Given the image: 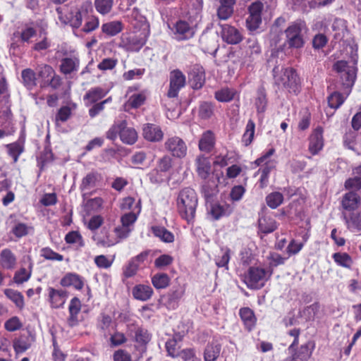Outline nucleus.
<instances>
[{
    "label": "nucleus",
    "instance_id": "f257e3e1",
    "mask_svg": "<svg viewBox=\"0 0 361 361\" xmlns=\"http://www.w3.org/2000/svg\"><path fill=\"white\" fill-rule=\"evenodd\" d=\"M333 70L339 74L343 88L348 89L346 96L337 91L332 92L328 96L327 102L329 106L336 110L344 103L350 94L356 79L357 68L355 64L350 65L348 62L341 60L334 64Z\"/></svg>",
    "mask_w": 361,
    "mask_h": 361
},
{
    "label": "nucleus",
    "instance_id": "f03ea898",
    "mask_svg": "<svg viewBox=\"0 0 361 361\" xmlns=\"http://www.w3.org/2000/svg\"><path fill=\"white\" fill-rule=\"evenodd\" d=\"M197 205L198 197L194 189L187 187L180 190L176 198L177 212L189 225L195 222Z\"/></svg>",
    "mask_w": 361,
    "mask_h": 361
},
{
    "label": "nucleus",
    "instance_id": "7ed1b4c3",
    "mask_svg": "<svg viewBox=\"0 0 361 361\" xmlns=\"http://www.w3.org/2000/svg\"><path fill=\"white\" fill-rule=\"evenodd\" d=\"M132 16L137 23H134L135 28L140 27V33L135 32L127 38L126 45L133 51H139L147 42L150 35V26L145 17L139 14L138 9L134 8Z\"/></svg>",
    "mask_w": 361,
    "mask_h": 361
},
{
    "label": "nucleus",
    "instance_id": "20e7f679",
    "mask_svg": "<svg viewBox=\"0 0 361 361\" xmlns=\"http://www.w3.org/2000/svg\"><path fill=\"white\" fill-rule=\"evenodd\" d=\"M118 136L123 143L129 145L135 144L138 139L137 132L128 126L126 120L115 121L106 133V137L111 141L116 140Z\"/></svg>",
    "mask_w": 361,
    "mask_h": 361
},
{
    "label": "nucleus",
    "instance_id": "39448f33",
    "mask_svg": "<svg viewBox=\"0 0 361 361\" xmlns=\"http://www.w3.org/2000/svg\"><path fill=\"white\" fill-rule=\"evenodd\" d=\"M273 274L272 269H266L259 267L252 266L245 275L244 282L250 289L259 290L265 286L266 282Z\"/></svg>",
    "mask_w": 361,
    "mask_h": 361
},
{
    "label": "nucleus",
    "instance_id": "423d86ee",
    "mask_svg": "<svg viewBox=\"0 0 361 361\" xmlns=\"http://www.w3.org/2000/svg\"><path fill=\"white\" fill-rule=\"evenodd\" d=\"M305 27V23L302 20L293 22L285 30L286 42L289 48L300 49L305 44L302 30Z\"/></svg>",
    "mask_w": 361,
    "mask_h": 361
},
{
    "label": "nucleus",
    "instance_id": "0eeeda50",
    "mask_svg": "<svg viewBox=\"0 0 361 361\" xmlns=\"http://www.w3.org/2000/svg\"><path fill=\"white\" fill-rule=\"evenodd\" d=\"M186 85V77L179 69H174L169 73V86L166 93L169 98H176L179 92Z\"/></svg>",
    "mask_w": 361,
    "mask_h": 361
},
{
    "label": "nucleus",
    "instance_id": "6e6552de",
    "mask_svg": "<svg viewBox=\"0 0 361 361\" xmlns=\"http://www.w3.org/2000/svg\"><path fill=\"white\" fill-rule=\"evenodd\" d=\"M324 128L319 126L312 130L308 137V152L312 156L319 154L324 146Z\"/></svg>",
    "mask_w": 361,
    "mask_h": 361
},
{
    "label": "nucleus",
    "instance_id": "1a4fd4ad",
    "mask_svg": "<svg viewBox=\"0 0 361 361\" xmlns=\"http://www.w3.org/2000/svg\"><path fill=\"white\" fill-rule=\"evenodd\" d=\"M276 149L271 147L254 161L256 166H261L257 171L258 173L269 176L271 171L274 170L276 166V161L271 159V157L274 155Z\"/></svg>",
    "mask_w": 361,
    "mask_h": 361
},
{
    "label": "nucleus",
    "instance_id": "9d476101",
    "mask_svg": "<svg viewBox=\"0 0 361 361\" xmlns=\"http://www.w3.org/2000/svg\"><path fill=\"white\" fill-rule=\"evenodd\" d=\"M164 147L174 157L181 159L187 154V145L184 140L178 136L169 137L164 143Z\"/></svg>",
    "mask_w": 361,
    "mask_h": 361
},
{
    "label": "nucleus",
    "instance_id": "9b49d317",
    "mask_svg": "<svg viewBox=\"0 0 361 361\" xmlns=\"http://www.w3.org/2000/svg\"><path fill=\"white\" fill-rule=\"evenodd\" d=\"M47 300L52 309L63 307L68 298V291L63 289H56L53 287H48L47 289Z\"/></svg>",
    "mask_w": 361,
    "mask_h": 361
},
{
    "label": "nucleus",
    "instance_id": "f8f14e48",
    "mask_svg": "<svg viewBox=\"0 0 361 361\" xmlns=\"http://www.w3.org/2000/svg\"><path fill=\"white\" fill-rule=\"evenodd\" d=\"M172 31L178 41H185L192 38L195 30L190 23L185 20H177L173 26Z\"/></svg>",
    "mask_w": 361,
    "mask_h": 361
},
{
    "label": "nucleus",
    "instance_id": "ddd939ff",
    "mask_svg": "<svg viewBox=\"0 0 361 361\" xmlns=\"http://www.w3.org/2000/svg\"><path fill=\"white\" fill-rule=\"evenodd\" d=\"M221 36L224 42L228 44H238L243 39L242 32L229 24H221Z\"/></svg>",
    "mask_w": 361,
    "mask_h": 361
},
{
    "label": "nucleus",
    "instance_id": "4468645a",
    "mask_svg": "<svg viewBox=\"0 0 361 361\" xmlns=\"http://www.w3.org/2000/svg\"><path fill=\"white\" fill-rule=\"evenodd\" d=\"M127 326L129 330L134 331V341L139 347L146 350L147 345L152 340V334L147 329L135 323L129 324Z\"/></svg>",
    "mask_w": 361,
    "mask_h": 361
},
{
    "label": "nucleus",
    "instance_id": "2eb2a0df",
    "mask_svg": "<svg viewBox=\"0 0 361 361\" xmlns=\"http://www.w3.org/2000/svg\"><path fill=\"white\" fill-rule=\"evenodd\" d=\"M233 212V207L230 204L224 202L221 204L218 202L210 204L208 214L214 221H218L224 217L229 216Z\"/></svg>",
    "mask_w": 361,
    "mask_h": 361
},
{
    "label": "nucleus",
    "instance_id": "dca6fc26",
    "mask_svg": "<svg viewBox=\"0 0 361 361\" xmlns=\"http://www.w3.org/2000/svg\"><path fill=\"white\" fill-rule=\"evenodd\" d=\"M35 334L28 331L27 334H21L13 341V347L16 354H20L28 350L35 342Z\"/></svg>",
    "mask_w": 361,
    "mask_h": 361
},
{
    "label": "nucleus",
    "instance_id": "f3484780",
    "mask_svg": "<svg viewBox=\"0 0 361 361\" xmlns=\"http://www.w3.org/2000/svg\"><path fill=\"white\" fill-rule=\"evenodd\" d=\"M142 136L149 142H158L163 140L164 133L159 126L147 123L142 126Z\"/></svg>",
    "mask_w": 361,
    "mask_h": 361
},
{
    "label": "nucleus",
    "instance_id": "a211bd4d",
    "mask_svg": "<svg viewBox=\"0 0 361 361\" xmlns=\"http://www.w3.org/2000/svg\"><path fill=\"white\" fill-rule=\"evenodd\" d=\"M188 82L191 88L198 90L205 83V71L201 66H194L188 74Z\"/></svg>",
    "mask_w": 361,
    "mask_h": 361
},
{
    "label": "nucleus",
    "instance_id": "6ab92c4d",
    "mask_svg": "<svg viewBox=\"0 0 361 361\" xmlns=\"http://www.w3.org/2000/svg\"><path fill=\"white\" fill-rule=\"evenodd\" d=\"M60 285L64 288L72 286L76 290H81L85 286V279L78 274L68 272L61 278Z\"/></svg>",
    "mask_w": 361,
    "mask_h": 361
},
{
    "label": "nucleus",
    "instance_id": "aec40b11",
    "mask_svg": "<svg viewBox=\"0 0 361 361\" xmlns=\"http://www.w3.org/2000/svg\"><path fill=\"white\" fill-rule=\"evenodd\" d=\"M108 92L109 90L100 86L91 87L83 96L85 105L86 106H90L94 103L99 102L100 100L107 95Z\"/></svg>",
    "mask_w": 361,
    "mask_h": 361
},
{
    "label": "nucleus",
    "instance_id": "412c9836",
    "mask_svg": "<svg viewBox=\"0 0 361 361\" xmlns=\"http://www.w3.org/2000/svg\"><path fill=\"white\" fill-rule=\"evenodd\" d=\"M286 83L284 88L290 93L298 94L301 90V82L296 71L293 68H286Z\"/></svg>",
    "mask_w": 361,
    "mask_h": 361
},
{
    "label": "nucleus",
    "instance_id": "4be33fe9",
    "mask_svg": "<svg viewBox=\"0 0 361 361\" xmlns=\"http://www.w3.org/2000/svg\"><path fill=\"white\" fill-rule=\"evenodd\" d=\"M216 145V135L211 130L202 133L198 142L199 149L204 153H211Z\"/></svg>",
    "mask_w": 361,
    "mask_h": 361
},
{
    "label": "nucleus",
    "instance_id": "5701e85b",
    "mask_svg": "<svg viewBox=\"0 0 361 361\" xmlns=\"http://www.w3.org/2000/svg\"><path fill=\"white\" fill-rule=\"evenodd\" d=\"M80 59L75 55L64 57L61 59L59 66L60 72L65 75H71L76 73L79 70Z\"/></svg>",
    "mask_w": 361,
    "mask_h": 361
},
{
    "label": "nucleus",
    "instance_id": "b1692460",
    "mask_svg": "<svg viewBox=\"0 0 361 361\" xmlns=\"http://www.w3.org/2000/svg\"><path fill=\"white\" fill-rule=\"evenodd\" d=\"M223 178V172L216 175V182L214 180H204L205 182L201 187V193L206 201H209L217 193L218 183H220V179Z\"/></svg>",
    "mask_w": 361,
    "mask_h": 361
},
{
    "label": "nucleus",
    "instance_id": "393cba45",
    "mask_svg": "<svg viewBox=\"0 0 361 361\" xmlns=\"http://www.w3.org/2000/svg\"><path fill=\"white\" fill-rule=\"evenodd\" d=\"M239 316L244 328L247 331H252L256 326L257 319L255 312L250 307H244L239 310Z\"/></svg>",
    "mask_w": 361,
    "mask_h": 361
},
{
    "label": "nucleus",
    "instance_id": "a878e982",
    "mask_svg": "<svg viewBox=\"0 0 361 361\" xmlns=\"http://www.w3.org/2000/svg\"><path fill=\"white\" fill-rule=\"evenodd\" d=\"M82 304L80 300L77 298H73L68 305L69 316L67 319V323L69 326L73 327L78 324V314L80 312Z\"/></svg>",
    "mask_w": 361,
    "mask_h": 361
},
{
    "label": "nucleus",
    "instance_id": "bb28decb",
    "mask_svg": "<svg viewBox=\"0 0 361 361\" xmlns=\"http://www.w3.org/2000/svg\"><path fill=\"white\" fill-rule=\"evenodd\" d=\"M237 0H219V6L216 10V16L219 20H226L234 13V6Z\"/></svg>",
    "mask_w": 361,
    "mask_h": 361
},
{
    "label": "nucleus",
    "instance_id": "cd10ccee",
    "mask_svg": "<svg viewBox=\"0 0 361 361\" xmlns=\"http://www.w3.org/2000/svg\"><path fill=\"white\" fill-rule=\"evenodd\" d=\"M221 352V344L217 340L209 342L203 353L204 361H216Z\"/></svg>",
    "mask_w": 361,
    "mask_h": 361
},
{
    "label": "nucleus",
    "instance_id": "c85d7f7f",
    "mask_svg": "<svg viewBox=\"0 0 361 361\" xmlns=\"http://www.w3.org/2000/svg\"><path fill=\"white\" fill-rule=\"evenodd\" d=\"M196 171L199 177L203 180L209 178L211 171V163L209 157L200 155L195 159Z\"/></svg>",
    "mask_w": 361,
    "mask_h": 361
},
{
    "label": "nucleus",
    "instance_id": "c756f323",
    "mask_svg": "<svg viewBox=\"0 0 361 361\" xmlns=\"http://www.w3.org/2000/svg\"><path fill=\"white\" fill-rule=\"evenodd\" d=\"M360 204V197L354 191L345 193L341 200V205L345 210L351 212L357 209Z\"/></svg>",
    "mask_w": 361,
    "mask_h": 361
},
{
    "label": "nucleus",
    "instance_id": "7c9ffc66",
    "mask_svg": "<svg viewBox=\"0 0 361 361\" xmlns=\"http://www.w3.org/2000/svg\"><path fill=\"white\" fill-rule=\"evenodd\" d=\"M132 294L137 300L147 301L152 297L154 290L149 285L137 284L133 288Z\"/></svg>",
    "mask_w": 361,
    "mask_h": 361
},
{
    "label": "nucleus",
    "instance_id": "2f4dec72",
    "mask_svg": "<svg viewBox=\"0 0 361 361\" xmlns=\"http://www.w3.org/2000/svg\"><path fill=\"white\" fill-rule=\"evenodd\" d=\"M17 264V258L15 254L8 248L3 249L0 252V264L8 270L13 269Z\"/></svg>",
    "mask_w": 361,
    "mask_h": 361
},
{
    "label": "nucleus",
    "instance_id": "473e14b6",
    "mask_svg": "<svg viewBox=\"0 0 361 361\" xmlns=\"http://www.w3.org/2000/svg\"><path fill=\"white\" fill-rule=\"evenodd\" d=\"M150 231L153 235L159 238L161 242L171 243H173L175 240L173 233L163 226H152Z\"/></svg>",
    "mask_w": 361,
    "mask_h": 361
},
{
    "label": "nucleus",
    "instance_id": "72a5a7b5",
    "mask_svg": "<svg viewBox=\"0 0 361 361\" xmlns=\"http://www.w3.org/2000/svg\"><path fill=\"white\" fill-rule=\"evenodd\" d=\"M8 155L12 157L13 162L18 161L19 157L25 151V137H20L14 142L6 145Z\"/></svg>",
    "mask_w": 361,
    "mask_h": 361
},
{
    "label": "nucleus",
    "instance_id": "f704fd0d",
    "mask_svg": "<svg viewBox=\"0 0 361 361\" xmlns=\"http://www.w3.org/2000/svg\"><path fill=\"white\" fill-rule=\"evenodd\" d=\"M147 99V90H142L139 93L133 94L127 100L125 106L129 109H137L145 104Z\"/></svg>",
    "mask_w": 361,
    "mask_h": 361
},
{
    "label": "nucleus",
    "instance_id": "c9c22d12",
    "mask_svg": "<svg viewBox=\"0 0 361 361\" xmlns=\"http://www.w3.org/2000/svg\"><path fill=\"white\" fill-rule=\"evenodd\" d=\"M184 293V290L181 288L169 291L166 297V307L169 310H176L178 307L179 302L183 298Z\"/></svg>",
    "mask_w": 361,
    "mask_h": 361
},
{
    "label": "nucleus",
    "instance_id": "e433bc0d",
    "mask_svg": "<svg viewBox=\"0 0 361 361\" xmlns=\"http://www.w3.org/2000/svg\"><path fill=\"white\" fill-rule=\"evenodd\" d=\"M258 226L262 233L268 234L277 229L278 224L271 216L264 215L259 217L258 220Z\"/></svg>",
    "mask_w": 361,
    "mask_h": 361
},
{
    "label": "nucleus",
    "instance_id": "4c0bfd02",
    "mask_svg": "<svg viewBox=\"0 0 361 361\" xmlns=\"http://www.w3.org/2000/svg\"><path fill=\"white\" fill-rule=\"evenodd\" d=\"M310 342L306 343L301 345L298 348L290 351L291 355L297 361H307L310 358L314 347V344L313 343L312 348L310 349Z\"/></svg>",
    "mask_w": 361,
    "mask_h": 361
},
{
    "label": "nucleus",
    "instance_id": "58836bf2",
    "mask_svg": "<svg viewBox=\"0 0 361 361\" xmlns=\"http://www.w3.org/2000/svg\"><path fill=\"white\" fill-rule=\"evenodd\" d=\"M141 212V200H139L138 202L135 205L134 211L130 212L128 213L124 214L121 217V223L124 226L130 228L131 226L134 224V223L137 221L138 215Z\"/></svg>",
    "mask_w": 361,
    "mask_h": 361
},
{
    "label": "nucleus",
    "instance_id": "ea45409f",
    "mask_svg": "<svg viewBox=\"0 0 361 361\" xmlns=\"http://www.w3.org/2000/svg\"><path fill=\"white\" fill-rule=\"evenodd\" d=\"M101 29L107 36L114 37L123 30V24L120 20H113L102 24Z\"/></svg>",
    "mask_w": 361,
    "mask_h": 361
},
{
    "label": "nucleus",
    "instance_id": "a19ab883",
    "mask_svg": "<svg viewBox=\"0 0 361 361\" xmlns=\"http://www.w3.org/2000/svg\"><path fill=\"white\" fill-rule=\"evenodd\" d=\"M4 293L20 310L25 307L24 296L20 291L12 288H6L4 290Z\"/></svg>",
    "mask_w": 361,
    "mask_h": 361
},
{
    "label": "nucleus",
    "instance_id": "79ce46f5",
    "mask_svg": "<svg viewBox=\"0 0 361 361\" xmlns=\"http://www.w3.org/2000/svg\"><path fill=\"white\" fill-rule=\"evenodd\" d=\"M22 82L27 90H32L37 85V74L30 68H25L21 72Z\"/></svg>",
    "mask_w": 361,
    "mask_h": 361
},
{
    "label": "nucleus",
    "instance_id": "37998d69",
    "mask_svg": "<svg viewBox=\"0 0 361 361\" xmlns=\"http://www.w3.org/2000/svg\"><path fill=\"white\" fill-rule=\"evenodd\" d=\"M87 8L85 5H82L80 8H77L70 13L68 23L74 28H79L82 23V13H87Z\"/></svg>",
    "mask_w": 361,
    "mask_h": 361
},
{
    "label": "nucleus",
    "instance_id": "c03bdc74",
    "mask_svg": "<svg viewBox=\"0 0 361 361\" xmlns=\"http://www.w3.org/2000/svg\"><path fill=\"white\" fill-rule=\"evenodd\" d=\"M151 281L156 289H165L169 286L171 279L167 274L161 272L152 276Z\"/></svg>",
    "mask_w": 361,
    "mask_h": 361
},
{
    "label": "nucleus",
    "instance_id": "a18cd8bd",
    "mask_svg": "<svg viewBox=\"0 0 361 361\" xmlns=\"http://www.w3.org/2000/svg\"><path fill=\"white\" fill-rule=\"evenodd\" d=\"M173 166V159L169 155H164L157 162L156 168L152 171L151 174H158L160 173L169 172Z\"/></svg>",
    "mask_w": 361,
    "mask_h": 361
},
{
    "label": "nucleus",
    "instance_id": "49530a36",
    "mask_svg": "<svg viewBox=\"0 0 361 361\" xmlns=\"http://www.w3.org/2000/svg\"><path fill=\"white\" fill-rule=\"evenodd\" d=\"M214 114V104L209 102H202L198 109V116L202 120H208Z\"/></svg>",
    "mask_w": 361,
    "mask_h": 361
},
{
    "label": "nucleus",
    "instance_id": "de8ad7c7",
    "mask_svg": "<svg viewBox=\"0 0 361 361\" xmlns=\"http://www.w3.org/2000/svg\"><path fill=\"white\" fill-rule=\"evenodd\" d=\"M257 96L255 99V105L258 114L264 113L267 109V98L264 87H261L257 90Z\"/></svg>",
    "mask_w": 361,
    "mask_h": 361
},
{
    "label": "nucleus",
    "instance_id": "09e8293b",
    "mask_svg": "<svg viewBox=\"0 0 361 361\" xmlns=\"http://www.w3.org/2000/svg\"><path fill=\"white\" fill-rule=\"evenodd\" d=\"M283 195L280 192H272L268 194L265 197V201L267 206L272 209H276L283 202Z\"/></svg>",
    "mask_w": 361,
    "mask_h": 361
},
{
    "label": "nucleus",
    "instance_id": "8fccbe9b",
    "mask_svg": "<svg viewBox=\"0 0 361 361\" xmlns=\"http://www.w3.org/2000/svg\"><path fill=\"white\" fill-rule=\"evenodd\" d=\"M235 91L228 87H224L214 93V98L220 102H229L234 99Z\"/></svg>",
    "mask_w": 361,
    "mask_h": 361
},
{
    "label": "nucleus",
    "instance_id": "3c124183",
    "mask_svg": "<svg viewBox=\"0 0 361 361\" xmlns=\"http://www.w3.org/2000/svg\"><path fill=\"white\" fill-rule=\"evenodd\" d=\"M272 73L274 84L279 87H282L284 88L286 83V68L279 69V66H276L272 70Z\"/></svg>",
    "mask_w": 361,
    "mask_h": 361
},
{
    "label": "nucleus",
    "instance_id": "603ef678",
    "mask_svg": "<svg viewBox=\"0 0 361 361\" xmlns=\"http://www.w3.org/2000/svg\"><path fill=\"white\" fill-rule=\"evenodd\" d=\"M332 258L338 265L348 269H350L353 263L352 257L346 252H335Z\"/></svg>",
    "mask_w": 361,
    "mask_h": 361
},
{
    "label": "nucleus",
    "instance_id": "864d4df0",
    "mask_svg": "<svg viewBox=\"0 0 361 361\" xmlns=\"http://www.w3.org/2000/svg\"><path fill=\"white\" fill-rule=\"evenodd\" d=\"M246 56L252 57L254 54L261 53V47L255 37L248 38L244 45Z\"/></svg>",
    "mask_w": 361,
    "mask_h": 361
},
{
    "label": "nucleus",
    "instance_id": "5fc2aeb1",
    "mask_svg": "<svg viewBox=\"0 0 361 361\" xmlns=\"http://www.w3.org/2000/svg\"><path fill=\"white\" fill-rule=\"evenodd\" d=\"M94 6L97 13L104 16L111 11L114 0H94Z\"/></svg>",
    "mask_w": 361,
    "mask_h": 361
},
{
    "label": "nucleus",
    "instance_id": "6e6d98bb",
    "mask_svg": "<svg viewBox=\"0 0 361 361\" xmlns=\"http://www.w3.org/2000/svg\"><path fill=\"white\" fill-rule=\"evenodd\" d=\"M54 69L48 64H42L39 66L37 76L42 79L41 87H46V82L49 80L51 75H54Z\"/></svg>",
    "mask_w": 361,
    "mask_h": 361
},
{
    "label": "nucleus",
    "instance_id": "4d7b16f0",
    "mask_svg": "<svg viewBox=\"0 0 361 361\" xmlns=\"http://www.w3.org/2000/svg\"><path fill=\"white\" fill-rule=\"evenodd\" d=\"M255 131V123L252 119H250L247 123L245 131L242 137V142L245 146H248L252 143L254 139Z\"/></svg>",
    "mask_w": 361,
    "mask_h": 361
},
{
    "label": "nucleus",
    "instance_id": "13d9d810",
    "mask_svg": "<svg viewBox=\"0 0 361 361\" xmlns=\"http://www.w3.org/2000/svg\"><path fill=\"white\" fill-rule=\"evenodd\" d=\"M98 175L95 172L87 173L82 180L80 189L82 191L88 190L96 186Z\"/></svg>",
    "mask_w": 361,
    "mask_h": 361
},
{
    "label": "nucleus",
    "instance_id": "bf43d9fd",
    "mask_svg": "<svg viewBox=\"0 0 361 361\" xmlns=\"http://www.w3.org/2000/svg\"><path fill=\"white\" fill-rule=\"evenodd\" d=\"M54 160V154L49 146H46L37 158L38 166L42 169L47 164Z\"/></svg>",
    "mask_w": 361,
    "mask_h": 361
},
{
    "label": "nucleus",
    "instance_id": "052dcab7",
    "mask_svg": "<svg viewBox=\"0 0 361 361\" xmlns=\"http://www.w3.org/2000/svg\"><path fill=\"white\" fill-rule=\"evenodd\" d=\"M64 240L67 244L77 243L79 247H83L85 245L82 235L77 231L68 232L65 235Z\"/></svg>",
    "mask_w": 361,
    "mask_h": 361
},
{
    "label": "nucleus",
    "instance_id": "680f3d73",
    "mask_svg": "<svg viewBox=\"0 0 361 361\" xmlns=\"http://www.w3.org/2000/svg\"><path fill=\"white\" fill-rule=\"evenodd\" d=\"M40 256L49 261L61 262L63 260V256L54 251L49 247H45L40 250Z\"/></svg>",
    "mask_w": 361,
    "mask_h": 361
},
{
    "label": "nucleus",
    "instance_id": "e2e57ef3",
    "mask_svg": "<svg viewBox=\"0 0 361 361\" xmlns=\"http://www.w3.org/2000/svg\"><path fill=\"white\" fill-rule=\"evenodd\" d=\"M165 348L168 356L173 358L178 357V353L180 351V346L178 345V341L175 338L169 339L165 343Z\"/></svg>",
    "mask_w": 361,
    "mask_h": 361
},
{
    "label": "nucleus",
    "instance_id": "0e129e2a",
    "mask_svg": "<svg viewBox=\"0 0 361 361\" xmlns=\"http://www.w3.org/2000/svg\"><path fill=\"white\" fill-rule=\"evenodd\" d=\"M173 262V257L168 254H163L154 260V267L158 269H164Z\"/></svg>",
    "mask_w": 361,
    "mask_h": 361
},
{
    "label": "nucleus",
    "instance_id": "69168bd1",
    "mask_svg": "<svg viewBox=\"0 0 361 361\" xmlns=\"http://www.w3.org/2000/svg\"><path fill=\"white\" fill-rule=\"evenodd\" d=\"M31 277V271H27L25 268L21 267L15 272L13 280L18 285L27 281Z\"/></svg>",
    "mask_w": 361,
    "mask_h": 361
},
{
    "label": "nucleus",
    "instance_id": "338daca9",
    "mask_svg": "<svg viewBox=\"0 0 361 361\" xmlns=\"http://www.w3.org/2000/svg\"><path fill=\"white\" fill-rule=\"evenodd\" d=\"M71 115L72 111L71 107L68 106H63L58 110L56 114L55 122L56 123L59 122L64 123L71 118Z\"/></svg>",
    "mask_w": 361,
    "mask_h": 361
},
{
    "label": "nucleus",
    "instance_id": "774afa93",
    "mask_svg": "<svg viewBox=\"0 0 361 361\" xmlns=\"http://www.w3.org/2000/svg\"><path fill=\"white\" fill-rule=\"evenodd\" d=\"M139 267L135 262L130 259L127 264L123 268V276L129 279L135 276L139 270Z\"/></svg>",
    "mask_w": 361,
    "mask_h": 361
}]
</instances>
